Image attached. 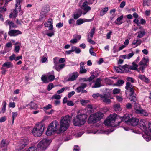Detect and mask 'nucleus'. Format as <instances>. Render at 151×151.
I'll use <instances>...</instances> for the list:
<instances>
[{
  "instance_id": "f257e3e1",
  "label": "nucleus",
  "mask_w": 151,
  "mask_h": 151,
  "mask_svg": "<svg viewBox=\"0 0 151 151\" xmlns=\"http://www.w3.org/2000/svg\"><path fill=\"white\" fill-rule=\"evenodd\" d=\"M118 118H120L121 120L124 121L127 124L133 126L137 125L139 122V119H138L132 117L131 115L126 114L122 117L119 118V116H117V114H111L106 118L104 122V124L106 126H116L121 122L118 121V124H114L116 120Z\"/></svg>"
},
{
  "instance_id": "f03ea898",
  "label": "nucleus",
  "mask_w": 151,
  "mask_h": 151,
  "mask_svg": "<svg viewBox=\"0 0 151 151\" xmlns=\"http://www.w3.org/2000/svg\"><path fill=\"white\" fill-rule=\"evenodd\" d=\"M71 117L68 115L62 117L60 120L59 131L58 133L63 132L69 127Z\"/></svg>"
},
{
  "instance_id": "7ed1b4c3",
  "label": "nucleus",
  "mask_w": 151,
  "mask_h": 151,
  "mask_svg": "<svg viewBox=\"0 0 151 151\" xmlns=\"http://www.w3.org/2000/svg\"><path fill=\"white\" fill-rule=\"evenodd\" d=\"M125 88V94L127 95H129V99L131 101L134 103V104L137 103V98L134 94V86L130 83L127 82Z\"/></svg>"
},
{
  "instance_id": "20e7f679",
  "label": "nucleus",
  "mask_w": 151,
  "mask_h": 151,
  "mask_svg": "<svg viewBox=\"0 0 151 151\" xmlns=\"http://www.w3.org/2000/svg\"><path fill=\"white\" fill-rule=\"evenodd\" d=\"M59 124L57 121H54L51 122L48 127L46 132V134L47 136H50L55 132L58 133L59 131Z\"/></svg>"
},
{
  "instance_id": "39448f33",
  "label": "nucleus",
  "mask_w": 151,
  "mask_h": 151,
  "mask_svg": "<svg viewBox=\"0 0 151 151\" xmlns=\"http://www.w3.org/2000/svg\"><path fill=\"white\" fill-rule=\"evenodd\" d=\"M44 125L42 122L37 124L32 130L33 135L35 137L41 136L44 130Z\"/></svg>"
},
{
  "instance_id": "423d86ee",
  "label": "nucleus",
  "mask_w": 151,
  "mask_h": 151,
  "mask_svg": "<svg viewBox=\"0 0 151 151\" xmlns=\"http://www.w3.org/2000/svg\"><path fill=\"white\" fill-rule=\"evenodd\" d=\"M87 115L85 114L78 115L76 118L73 120V124L75 126H80L83 124L87 118Z\"/></svg>"
},
{
  "instance_id": "0eeeda50",
  "label": "nucleus",
  "mask_w": 151,
  "mask_h": 151,
  "mask_svg": "<svg viewBox=\"0 0 151 151\" xmlns=\"http://www.w3.org/2000/svg\"><path fill=\"white\" fill-rule=\"evenodd\" d=\"M104 116L103 113L99 111L90 115L89 118V123H95L102 119Z\"/></svg>"
},
{
  "instance_id": "6e6552de",
  "label": "nucleus",
  "mask_w": 151,
  "mask_h": 151,
  "mask_svg": "<svg viewBox=\"0 0 151 151\" xmlns=\"http://www.w3.org/2000/svg\"><path fill=\"white\" fill-rule=\"evenodd\" d=\"M51 141L47 139H43L37 145L38 150L40 151H44L48 147Z\"/></svg>"
},
{
  "instance_id": "1a4fd4ad",
  "label": "nucleus",
  "mask_w": 151,
  "mask_h": 151,
  "mask_svg": "<svg viewBox=\"0 0 151 151\" xmlns=\"http://www.w3.org/2000/svg\"><path fill=\"white\" fill-rule=\"evenodd\" d=\"M92 4V3L90 2L88 3L86 0H81L79 2V6L81 9L83 10L82 13L83 15H85L91 10V8L88 6L89 4Z\"/></svg>"
},
{
  "instance_id": "9d476101",
  "label": "nucleus",
  "mask_w": 151,
  "mask_h": 151,
  "mask_svg": "<svg viewBox=\"0 0 151 151\" xmlns=\"http://www.w3.org/2000/svg\"><path fill=\"white\" fill-rule=\"evenodd\" d=\"M148 128L145 131L146 135L144 136V138L147 141L151 140V123L148 124Z\"/></svg>"
},
{
  "instance_id": "9b49d317",
  "label": "nucleus",
  "mask_w": 151,
  "mask_h": 151,
  "mask_svg": "<svg viewBox=\"0 0 151 151\" xmlns=\"http://www.w3.org/2000/svg\"><path fill=\"white\" fill-rule=\"evenodd\" d=\"M101 78H97L95 81H93L89 84L91 86L92 88H99L102 86L101 83Z\"/></svg>"
},
{
  "instance_id": "f8f14e48",
  "label": "nucleus",
  "mask_w": 151,
  "mask_h": 151,
  "mask_svg": "<svg viewBox=\"0 0 151 151\" xmlns=\"http://www.w3.org/2000/svg\"><path fill=\"white\" fill-rule=\"evenodd\" d=\"M78 76V72H73L72 73L69 74L65 78L66 81H73L76 80Z\"/></svg>"
},
{
  "instance_id": "ddd939ff",
  "label": "nucleus",
  "mask_w": 151,
  "mask_h": 151,
  "mask_svg": "<svg viewBox=\"0 0 151 151\" xmlns=\"http://www.w3.org/2000/svg\"><path fill=\"white\" fill-rule=\"evenodd\" d=\"M147 122L145 120L143 119H141L139 122V124L140 129L143 131L145 132L147 129L146 125Z\"/></svg>"
},
{
  "instance_id": "4468645a",
  "label": "nucleus",
  "mask_w": 151,
  "mask_h": 151,
  "mask_svg": "<svg viewBox=\"0 0 151 151\" xmlns=\"http://www.w3.org/2000/svg\"><path fill=\"white\" fill-rule=\"evenodd\" d=\"M128 65L126 64L123 66H119L118 67H115V70L118 73H121L126 72V70Z\"/></svg>"
},
{
  "instance_id": "2eb2a0df",
  "label": "nucleus",
  "mask_w": 151,
  "mask_h": 151,
  "mask_svg": "<svg viewBox=\"0 0 151 151\" xmlns=\"http://www.w3.org/2000/svg\"><path fill=\"white\" fill-rule=\"evenodd\" d=\"M27 140L25 138L22 139L19 141V150L24 149L27 146Z\"/></svg>"
},
{
  "instance_id": "dca6fc26",
  "label": "nucleus",
  "mask_w": 151,
  "mask_h": 151,
  "mask_svg": "<svg viewBox=\"0 0 151 151\" xmlns=\"http://www.w3.org/2000/svg\"><path fill=\"white\" fill-rule=\"evenodd\" d=\"M19 0H16V8L9 15V17L10 18H15L17 16L18 12L17 10H16L17 7H18L19 5Z\"/></svg>"
},
{
  "instance_id": "f3484780",
  "label": "nucleus",
  "mask_w": 151,
  "mask_h": 151,
  "mask_svg": "<svg viewBox=\"0 0 151 151\" xmlns=\"http://www.w3.org/2000/svg\"><path fill=\"white\" fill-rule=\"evenodd\" d=\"M85 64L86 63L83 62H81L80 63L79 73L81 74L85 73L87 72V70L84 66Z\"/></svg>"
},
{
  "instance_id": "a211bd4d",
  "label": "nucleus",
  "mask_w": 151,
  "mask_h": 151,
  "mask_svg": "<svg viewBox=\"0 0 151 151\" xmlns=\"http://www.w3.org/2000/svg\"><path fill=\"white\" fill-rule=\"evenodd\" d=\"M92 21V19H88L84 18H80L78 19L76 21V24L77 25H79L82 24L83 23L86 22H90L91 21Z\"/></svg>"
},
{
  "instance_id": "6ab92c4d",
  "label": "nucleus",
  "mask_w": 151,
  "mask_h": 151,
  "mask_svg": "<svg viewBox=\"0 0 151 151\" xmlns=\"http://www.w3.org/2000/svg\"><path fill=\"white\" fill-rule=\"evenodd\" d=\"M87 86V84L85 83H81L80 86L78 87L76 89L77 92L79 93L83 91V90L86 88Z\"/></svg>"
},
{
  "instance_id": "aec40b11",
  "label": "nucleus",
  "mask_w": 151,
  "mask_h": 151,
  "mask_svg": "<svg viewBox=\"0 0 151 151\" xmlns=\"http://www.w3.org/2000/svg\"><path fill=\"white\" fill-rule=\"evenodd\" d=\"M65 64L63 63L58 65V64L54 65L53 68L55 69L57 71H60L61 69H63L65 66Z\"/></svg>"
},
{
  "instance_id": "412c9836",
  "label": "nucleus",
  "mask_w": 151,
  "mask_h": 151,
  "mask_svg": "<svg viewBox=\"0 0 151 151\" xmlns=\"http://www.w3.org/2000/svg\"><path fill=\"white\" fill-rule=\"evenodd\" d=\"M12 67L13 65L11 63L9 62H6L3 64L1 69L2 70H4L5 68H8Z\"/></svg>"
},
{
  "instance_id": "4be33fe9",
  "label": "nucleus",
  "mask_w": 151,
  "mask_h": 151,
  "mask_svg": "<svg viewBox=\"0 0 151 151\" xmlns=\"http://www.w3.org/2000/svg\"><path fill=\"white\" fill-rule=\"evenodd\" d=\"M134 109L136 113L139 114L142 109L141 107L137 103L134 104Z\"/></svg>"
},
{
  "instance_id": "5701e85b",
  "label": "nucleus",
  "mask_w": 151,
  "mask_h": 151,
  "mask_svg": "<svg viewBox=\"0 0 151 151\" xmlns=\"http://www.w3.org/2000/svg\"><path fill=\"white\" fill-rule=\"evenodd\" d=\"M9 143V141L6 139H3L1 141L0 144V147L1 148H3L6 147L8 145Z\"/></svg>"
},
{
  "instance_id": "b1692460",
  "label": "nucleus",
  "mask_w": 151,
  "mask_h": 151,
  "mask_svg": "<svg viewBox=\"0 0 151 151\" xmlns=\"http://www.w3.org/2000/svg\"><path fill=\"white\" fill-rule=\"evenodd\" d=\"M123 16L121 15L118 17L114 22L115 24L117 25H120L122 23V20L123 19Z\"/></svg>"
},
{
  "instance_id": "393cba45",
  "label": "nucleus",
  "mask_w": 151,
  "mask_h": 151,
  "mask_svg": "<svg viewBox=\"0 0 151 151\" xmlns=\"http://www.w3.org/2000/svg\"><path fill=\"white\" fill-rule=\"evenodd\" d=\"M138 78L142 81L146 83H148L149 82V80L144 75H139L138 76Z\"/></svg>"
},
{
  "instance_id": "a878e982",
  "label": "nucleus",
  "mask_w": 151,
  "mask_h": 151,
  "mask_svg": "<svg viewBox=\"0 0 151 151\" xmlns=\"http://www.w3.org/2000/svg\"><path fill=\"white\" fill-rule=\"evenodd\" d=\"M5 24L6 25H9V26L10 29L11 28L16 27H17V26L14 24V23L11 22L9 20H6L5 22Z\"/></svg>"
},
{
  "instance_id": "bb28decb",
  "label": "nucleus",
  "mask_w": 151,
  "mask_h": 151,
  "mask_svg": "<svg viewBox=\"0 0 151 151\" xmlns=\"http://www.w3.org/2000/svg\"><path fill=\"white\" fill-rule=\"evenodd\" d=\"M19 33L18 30H10L8 32V35L10 36H16Z\"/></svg>"
},
{
  "instance_id": "cd10ccee",
  "label": "nucleus",
  "mask_w": 151,
  "mask_h": 151,
  "mask_svg": "<svg viewBox=\"0 0 151 151\" xmlns=\"http://www.w3.org/2000/svg\"><path fill=\"white\" fill-rule=\"evenodd\" d=\"M82 13L81 11L78 12H75L72 14V17L75 19H76L81 16Z\"/></svg>"
},
{
  "instance_id": "c85d7f7f",
  "label": "nucleus",
  "mask_w": 151,
  "mask_h": 151,
  "mask_svg": "<svg viewBox=\"0 0 151 151\" xmlns=\"http://www.w3.org/2000/svg\"><path fill=\"white\" fill-rule=\"evenodd\" d=\"M148 61V59L147 58H144L139 63L140 65L146 66L147 63Z\"/></svg>"
},
{
  "instance_id": "c756f323",
  "label": "nucleus",
  "mask_w": 151,
  "mask_h": 151,
  "mask_svg": "<svg viewBox=\"0 0 151 151\" xmlns=\"http://www.w3.org/2000/svg\"><path fill=\"white\" fill-rule=\"evenodd\" d=\"M141 42L142 41L140 39H137L136 40H134L132 43V45H136V47H137L141 44Z\"/></svg>"
},
{
  "instance_id": "7c9ffc66",
  "label": "nucleus",
  "mask_w": 151,
  "mask_h": 151,
  "mask_svg": "<svg viewBox=\"0 0 151 151\" xmlns=\"http://www.w3.org/2000/svg\"><path fill=\"white\" fill-rule=\"evenodd\" d=\"M95 28L93 27L92 29L88 35V37L89 38H93L95 33Z\"/></svg>"
},
{
  "instance_id": "2f4dec72",
  "label": "nucleus",
  "mask_w": 151,
  "mask_h": 151,
  "mask_svg": "<svg viewBox=\"0 0 151 151\" xmlns=\"http://www.w3.org/2000/svg\"><path fill=\"white\" fill-rule=\"evenodd\" d=\"M87 113H88L94 112L95 110L93 108L92 105L91 104H89L87 106Z\"/></svg>"
},
{
  "instance_id": "473e14b6",
  "label": "nucleus",
  "mask_w": 151,
  "mask_h": 151,
  "mask_svg": "<svg viewBox=\"0 0 151 151\" xmlns=\"http://www.w3.org/2000/svg\"><path fill=\"white\" fill-rule=\"evenodd\" d=\"M109 8L107 7L103 9L100 11V16H102L104 15L108 10Z\"/></svg>"
},
{
  "instance_id": "72a5a7b5",
  "label": "nucleus",
  "mask_w": 151,
  "mask_h": 151,
  "mask_svg": "<svg viewBox=\"0 0 151 151\" xmlns=\"http://www.w3.org/2000/svg\"><path fill=\"white\" fill-rule=\"evenodd\" d=\"M138 67V65L136 64L135 62H134L132 63V65L130 66L129 67H128L127 68H129V69L132 70H136Z\"/></svg>"
},
{
  "instance_id": "f704fd0d",
  "label": "nucleus",
  "mask_w": 151,
  "mask_h": 151,
  "mask_svg": "<svg viewBox=\"0 0 151 151\" xmlns=\"http://www.w3.org/2000/svg\"><path fill=\"white\" fill-rule=\"evenodd\" d=\"M103 96H104V97L103 98H101V99L103 102L107 104H109L111 102L110 99L106 98V94H104Z\"/></svg>"
},
{
  "instance_id": "c9c22d12",
  "label": "nucleus",
  "mask_w": 151,
  "mask_h": 151,
  "mask_svg": "<svg viewBox=\"0 0 151 151\" xmlns=\"http://www.w3.org/2000/svg\"><path fill=\"white\" fill-rule=\"evenodd\" d=\"M52 19H49V21L45 22L44 24V25L46 27H48L51 25H52Z\"/></svg>"
},
{
  "instance_id": "e433bc0d",
  "label": "nucleus",
  "mask_w": 151,
  "mask_h": 151,
  "mask_svg": "<svg viewBox=\"0 0 151 151\" xmlns=\"http://www.w3.org/2000/svg\"><path fill=\"white\" fill-rule=\"evenodd\" d=\"M124 81L120 80H118L116 83L114 84V85L116 86H120L124 83Z\"/></svg>"
},
{
  "instance_id": "4c0bfd02",
  "label": "nucleus",
  "mask_w": 151,
  "mask_h": 151,
  "mask_svg": "<svg viewBox=\"0 0 151 151\" xmlns=\"http://www.w3.org/2000/svg\"><path fill=\"white\" fill-rule=\"evenodd\" d=\"M41 79L44 83H47L48 82L47 75V76L44 75H42L41 77Z\"/></svg>"
},
{
  "instance_id": "58836bf2",
  "label": "nucleus",
  "mask_w": 151,
  "mask_h": 151,
  "mask_svg": "<svg viewBox=\"0 0 151 151\" xmlns=\"http://www.w3.org/2000/svg\"><path fill=\"white\" fill-rule=\"evenodd\" d=\"M30 108L32 109H37L38 106L35 103L31 102L30 104Z\"/></svg>"
},
{
  "instance_id": "ea45409f",
  "label": "nucleus",
  "mask_w": 151,
  "mask_h": 151,
  "mask_svg": "<svg viewBox=\"0 0 151 151\" xmlns=\"http://www.w3.org/2000/svg\"><path fill=\"white\" fill-rule=\"evenodd\" d=\"M114 106L115 110L117 111L121 110V108L119 104H116L114 105Z\"/></svg>"
},
{
  "instance_id": "a19ab883",
  "label": "nucleus",
  "mask_w": 151,
  "mask_h": 151,
  "mask_svg": "<svg viewBox=\"0 0 151 151\" xmlns=\"http://www.w3.org/2000/svg\"><path fill=\"white\" fill-rule=\"evenodd\" d=\"M145 32L144 31H140L138 32V35L137 36V37L141 38L142 37L145 35Z\"/></svg>"
},
{
  "instance_id": "79ce46f5",
  "label": "nucleus",
  "mask_w": 151,
  "mask_h": 151,
  "mask_svg": "<svg viewBox=\"0 0 151 151\" xmlns=\"http://www.w3.org/2000/svg\"><path fill=\"white\" fill-rule=\"evenodd\" d=\"M92 96L94 98H96L98 97H100L101 98H103L104 97V96H103V95H100L98 93L93 94Z\"/></svg>"
},
{
  "instance_id": "37998d69",
  "label": "nucleus",
  "mask_w": 151,
  "mask_h": 151,
  "mask_svg": "<svg viewBox=\"0 0 151 151\" xmlns=\"http://www.w3.org/2000/svg\"><path fill=\"white\" fill-rule=\"evenodd\" d=\"M47 77L48 78V80H49L50 81H52L55 78V77L54 75H48L47 74Z\"/></svg>"
},
{
  "instance_id": "c03bdc74",
  "label": "nucleus",
  "mask_w": 151,
  "mask_h": 151,
  "mask_svg": "<svg viewBox=\"0 0 151 151\" xmlns=\"http://www.w3.org/2000/svg\"><path fill=\"white\" fill-rule=\"evenodd\" d=\"M139 114L144 116H147L148 115V113L142 109V110L141 111Z\"/></svg>"
},
{
  "instance_id": "a18cd8bd",
  "label": "nucleus",
  "mask_w": 151,
  "mask_h": 151,
  "mask_svg": "<svg viewBox=\"0 0 151 151\" xmlns=\"http://www.w3.org/2000/svg\"><path fill=\"white\" fill-rule=\"evenodd\" d=\"M121 91V90L118 88H115L113 90V93L114 94H119Z\"/></svg>"
},
{
  "instance_id": "49530a36",
  "label": "nucleus",
  "mask_w": 151,
  "mask_h": 151,
  "mask_svg": "<svg viewBox=\"0 0 151 151\" xmlns=\"http://www.w3.org/2000/svg\"><path fill=\"white\" fill-rule=\"evenodd\" d=\"M12 44L11 42H9L7 43L5 46V48L6 49H8L12 47Z\"/></svg>"
},
{
  "instance_id": "de8ad7c7",
  "label": "nucleus",
  "mask_w": 151,
  "mask_h": 151,
  "mask_svg": "<svg viewBox=\"0 0 151 151\" xmlns=\"http://www.w3.org/2000/svg\"><path fill=\"white\" fill-rule=\"evenodd\" d=\"M80 102L82 105H85L86 104L88 103L89 101L88 100L82 99L80 100Z\"/></svg>"
},
{
  "instance_id": "09e8293b",
  "label": "nucleus",
  "mask_w": 151,
  "mask_h": 151,
  "mask_svg": "<svg viewBox=\"0 0 151 151\" xmlns=\"http://www.w3.org/2000/svg\"><path fill=\"white\" fill-rule=\"evenodd\" d=\"M61 98V96L60 95L56 94L53 95L52 97V99H59Z\"/></svg>"
},
{
  "instance_id": "8fccbe9b",
  "label": "nucleus",
  "mask_w": 151,
  "mask_h": 151,
  "mask_svg": "<svg viewBox=\"0 0 151 151\" xmlns=\"http://www.w3.org/2000/svg\"><path fill=\"white\" fill-rule=\"evenodd\" d=\"M26 151H37L36 148L35 147H31L28 148Z\"/></svg>"
},
{
  "instance_id": "3c124183",
  "label": "nucleus",
  "mask_w": 151,
  "mask_h": 151,
  "mask_svg": "<svg viewBox=\"0 0 151 151\" xmlns=\"http://www.w3.org/2000/svg\"><path fill=\"white\" fill-rule=\"evenodd\" d=\"M52 108V105L50 104H49L43 107V108L45 110H47Z\"/></svg>"
},
{
  "instance_id": "603ef678",
  "label": "nucleus",
  "mask_w": 151,
  "mask_h": 151,
  "mask_svg": "<svg viewBox=\"0 0 151 151\" xmlns=\"http://www.w3.org/2000/svg\"><path fill=\"white\" fill-rule=\"evenodd\" d=\"M127 81H129L128 82H129V83H130L129 82H131L132 83H134L135 82V81L133 78L129 77H127Z\"/></svg>"
},
{
  "instance_id": "864d4df0",
  "label": "nucleus",
  "mask_w": 151,
  "mask_h": 151,
  "mask_svg": "<svg viewBox=\"0 0 151 151\" xmlns=\"http://www.w3.org/2000/svg\"><path fill=\"white\" fill-rule=\"evenodd\" d=\"M54 87V85L52 83H51L49 84L47 87V90L50 91Z\"/></svg>"
},
{
  "instance_id": "5fc2aeb1",
  "label": "nucleus",
  "mask_w": 151,
  "mask_h": 151,
  "mask_svg": "<svg viewBox=\"0 0 151 151\" xmlns=\"http://www.w3.org/2000/svg\"><path fill=\"white\" fill-rule=\"evenodd\" d=\"M117 101L119 102H122L123 100V98L119 96H116Z\"/></svg>"
},
{
  "instance_id": "6e6d98bb",
  "label": "nucleus",
  "mask_w": 151,
  "mask_h": 151,
  "mask_svg": "<svg viewBox=\"0 0 151 151\" xmlns=\"http://www.w3.org/2000/svg\"><path fill=\"white\" fill-rule=\"evenodd\" d=\"M106 83L109 85H112L113 83V81L110 79H106Z\"/></svg>"
},
{
  "instance_id": "4d7b16f0",
  "label": "nucleus",
  "mask_w": 151,
  "mask_h": 151,
  "mask_svg": "<svg viewBox=\"0 0 151 151\" xmlns=\"http://www.w3.org/2000/svg\"><path fill=\"white\" fill-rule=\"evenodd\" d=\"M67 88H63L61 89L58 90L57 91V93L58 94H60L62 92H63L65 90H67Z\"/></svg>"
},
{
  "instance_id": "13d9d810",
  "label": "nucleus",
  "mask_w": 151,
  "mask_h": 151,
  "mask_svg": "<svg viewBox=\"0 0 151 151\" xmlns=\"http://www.w3.org/2000/svg\"><path fill=\"white\" fill-rule=\"evenodd\" d=\"M43 9L44 10V12H48L50 10L49 6L47 5L45 6L44 7Z\"/></svg>"
},
{
  "instance_id": "bf43d9fd",
  "label": "nucleus",
  "mask_w": 151,
  "mask_h": 151,
  "mask_svg": "<svg viewBox=\"0 0 151 151\" xmlns=\"http://www.w3.org/2000/svg\"><path fill=\"white\" fill-rule=\"evenodd\" d=\"M59 58L58 57H55L53 59V62L55 63L54 65L57 64L58 63Z\"/></svg>"
},
{
  "instance_id": "052dcab7",
  "label": "nucleus",
  "mask_w": 151,
  "mask_h": 151,
  "mask_svg": "<svg viewBox=\"0 0 151 151\" xmlns=\"http://www.w3.org/2000/svg\"><path fill=\"white\" fill-rule=\"evenodd\" d=\"M73 150V151H79L80 148L78 145H74Z\"/></svg>"
},
{
  "instance_id": "680f3d73",
  "label": "nucleus",
  "mask_w": 151,
  "mask_h": 151,
  "mask_svg": "<svg viewBox=\"0 0 151 151\" xmlns=\"http://www.w3.org/2000/svg\"><path fill=\"white\" fill-rule=\"evenodd\" d=\"M67 105L70 106H73L74 105V103L72 101H68L67 103Z\"/></svg>"
},
{
  "instance_id": "e2e57ef3",
  "label": "nucleus",
  "mask_w": 151,
  "mask_h": 151,
  "mask_svg": "<svg viewBox=\"0 0 151 151\" xmlns=\"http://www.w3.org/2000/svg\"><path fill=\"white\" fill-rule=\"evenodd\" d=\"M91 38H89L88 37L87 40L88 42L91 44L93 45L94 44H95V42L94 41L92 40L91 39Z\"/></svg>"
},
{
  "instance_id": "0e129e2a",
  "label": "nucleus",
  "mask_w": 151,
  "mask_h": 151,
  "mask_svg": "<svg viewBox=\"0 0 151 151\" xmlns=\"http://www.w3.org/2000/svg\"><path fill=\"white\" fill-rule=\"evenodd\" d=\"M70 42L73 44H75L78 42V40L76 38L72 39L70 41Z\"/></svg>"
},
{
  "instance_id": "69168bd1",
  "label": "nucleus",
  "mask_w": 151,
  "mask_h": 151,
  "mask_svg": "<svg viewBox=\"0 0 151 151\" xmlns=\"http://www.w3.org/2000/svg\"><path fill=\"white\" fill-rule=\"evenodd\" d=\"M95 78V75H91L90 77L88 78V80L90 82L92 81Z\"/></svg>"
},
{
  "instance_id": "338daca9",
  "label": "nucleus",
  "mask_w": 151,
  "mask_h": 151,
  "mask_svg": "<svg viewBox=\"0 0 151 151\" xmlns=\"http://www.w3.org/2000/svg\"><path fill=\"white\" fill-rule=\"evenodd\" d=\"M7 119L6 116H4L0 118V123L5 122Z\"/></svg>"
},
{
  "instance_id": "774afa93",
  "label": "nucleus",
  "mask_w": 151,
  "mask_h": 151,
  "mask_svg": "<svg viewBox=\"0 0 151 151\" xmlns=\"http://www.w3.org/2000/svg\"><path fill=\"white\" fill-rule=\"evenodd\" d=\"M145 68V66L141 65L139 67V70L142 71V73H143L144 72V70Z\"/></svg>"
}]
</instances>
